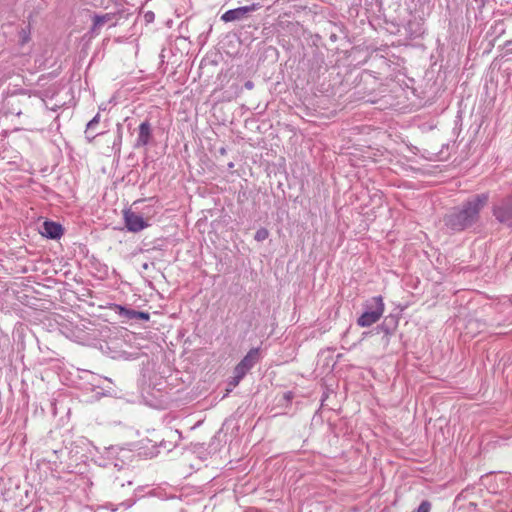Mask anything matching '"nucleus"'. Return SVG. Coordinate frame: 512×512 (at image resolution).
Wrapping results in <instances>:
<instances>
[{"label": "nucleus", "instance_id": "nucleus-6", "mask_svg": "<svg viewBox=\"0 0 512 512\" xmlns=\"http://www.w3.org/2000/svg\"><path fill=\"white\" fill-rule=\"evenodd\" d=\"M123 217L125 221V226L130 232H140L149 225L141 215L131 210H125L123 213Z\"/></svg>", "mask_w": 512, "mask_h": 512}, {"label": "nucleus", "instance_id": "nucleus-3", "mask_svg": "<svg viewBox=\"0 0 512 512\" xmlns=\"http://www.w3.org/2000/svg\"><path fill=\"white\" fill-rule=\"evenodd\" d=\"M259 348H252L234 368L233 380L230 384L237 386L244 376L259 361Z\"/></svg>", "mask_w": 512, "mask_h": 512}, {"label": "nucleus", "instance_id": "nucleus-15", "mask_svg": "<svg viewBox=\"0 0 512 512\" xmlns=\"http://www.w3.org/2000/svg\"><path fill=\"white\" fill-rule=\"evenodd\" d=\"M431 503L428 500H424L420 503L419 507L413 512H430Z\"/></svg>", "mask_w": 512, "mask_h": 512}, {"label": "nucleus", "instance_id": "nucleus-18", "mask_svg": "<svg viewBox=\"0 0 512 512\" xmlns=\"http://www.w3.org/2000/svg\"><path fill=\"white\" fill-rule=\"evenodd\" d=\"M145 18L147 21H152V19L154 18V14L152 12H148L145 14Z\"/></svg>", "mask_w": 512, "mask_h": 512}, {"label": "nucleus", "instance_id": "nucleus-10", "mask_svg": "<svg viewBox=\"0 0 512 512\" xmlns=\"http://www.w3.org/2000/svg\"><path fill=\"white\" fill-rule=\"evenodd\" d=\"M376 332L378 334L382 333L383 334V339H384V342L385 344H388L389 342V338L390 336L392 335L393 333V328H391L388 324H387V321L385 320L381 325L377 326L376 327Z\"/></svg>", "mask_w": 512, "mask_h": 512}, {"label": "nucleus", "instance_id": "nucleus-7", "mask_svg": "<svg viewBox=\"0 0 512 512\" xmlns=\"http://www.w3.org/2000/svg\"><path fill=\"white\" fill-rule=\"evenodd\" d=\"M63 234V228L59 223L45 221L43 224L42 235L50 239H58Z\"/></svg>", "mask_w": 512, "mask_h": 512}, {"label": "nucleus", "instance_id": "nucleus-13", "mask_svg": "<svg viewBox=\"0 0 512 512\" xmlns=\"http://www.w3.org/2000/svg\"><path fill=\"white\" fill-rule=\"evenodd\" d=\"M269 236V231L266 228H260L256 231L254 239L258 242L266 240Z\"/></svg>", "mask_w": 512, "mask_h": 512}, {"label": "nucleus", "instance_id": "nucleus-17", "mask_svg": "<svg viewBox=\"0 0 512 512\" xmlns=\"http://www.w3.org/2000/svg\"><path fill=\"white\" fill-rule=\"evenodd\" d=\"M245 88L248 89V90H251L253 89L254 87V84L252 81H247L245 84H244Z\"/></svg>", "mask_w": 512, "mask_h": 512}, {"label": "nucleus", "instance_id": "nucleus-19", "mask_svg": "<svg viewBox=\"0 0 512 512\" xmlns=\"http://www.w3.org/2000/svg\"><path fill=\"white\" fill-rule=\"evenodd\" d=\"M118 138H119V141H121L122 133H121L120 127L118 128Z\"/></svg>", "mask_w": 512, "mask_h": 512}, {"label": "nucleus", "instance_id": "nucleus-8", "mask_svg": "<svg viewBox=\"0 0 512 512\" xmlns=\"http://www.w3.org/2000/svg\"><path fill=\"white\" fill-rule=\"evenodd\" d=\"M151 125L148 121H144L139 125L138 137L136 140L135 147L146 146L151 138Z\"/></svg>", "mask_w": 512, "mask_h": 512}, {"label": "nucleus", "instance_id": "nucleus-5", "mask_svg": "<svg viewBox=\"0 0 512 512\" xmlns=\"http://www.w3.org/2000/svg\"><path fill=\"white\" fill-rule=\"evenodd\" d=\"M263 7V4L260 2L252 3L248 6H242L235 9H230L226 11L221 16V20L224 22H232L244 19L248 13L259 10Z\"/></svg>", "mask_w": 512, "mask_h": 512}, {"label": "nucleus", "instance_id": "nucleus-14", "mask_svg": "<svg viewBox=\"0 0 512 512\" xmlns=\"http://www.w3.org/2000/svg\"><path fill=\"white\" fill-rule=\"evenodd\" d=\"M30 41V31L27 30V29H21V31L19 32V42H20V45H25L26 43H28Z\"/></svg>", "mask_w": 512, "mask_h": 512}, {"label": "nucleus", "instance_id": "nucleus-16", "mask_svg": "<svg viewBox=\"0 0 512 512\" xmlns=\"http://www.w3.org/2000/svg\"><path fill=\"white\" fill-rule=\"evenodd\" d=\"M150 318V315L149 313L147 312H142V311H136V314H135V318L134 319H139V320H144V321H148Z\"/></svg>", "mask_w": 512, "mask_h": 512}, {"label": "nucleus", "instance_id": "nucleus-12", "mask_svg": "<svg viewBox=\"0 0 512 512\" xmlns=\"http://www.w3.org/2000/svg\"><path fill=\"white\" fill-rule=\"evenodd\" d=\"M119 309V315L122 317H125L129 320H133L135 318L136 310L133 309H127L122 306H118Z\"/></svg>", "mask_w": 512, "mask_h": 512}, {"label": "nucleus", "instance_id": "nucleus-11", "mask_svg": "<svg viewBox=\"0 0 512 512\" xmlns=\"http://www.w3.org/2000/svg\"><path fill=\"white\" fill-rule=\"evenodd\" d=\"M100 122V114L97 113L86 125V137L89 139V141H91L92 139H94L96 137V135H92L90 136L89 133H90V130H92L96 125H98Z\"/></svg>", "mask_w": 512, "mask_h": 512}, {"label": "nucleus", "instance_id": "nucleus-4", "mask_svg": "<svg viewBox=\"0 0 512 512\" xmlns=\"http://www.w3.org/2000/svg\"><path fill=\"white\" fill-rule=\"evenodd\" d=\"M493 215L501 224L512 228V193L494 205Z\"/></svg>", "mask_w": 512, "mask_h": 512}, {"label": "nucleus", "instance_id": "nucleus-9", "mask_svg": "<svg viewBox=\"0 0 512 512\" xmlns=\"http://www.w3.org/2000/svg\"><path fill=\"white\" fill-rule=\"evenodd\" d=\"M114 18V15L111 13H106L103 15H94L93 17V25L91 27V33L92 34H98L102 27L108 23L111 22Z\"/></svg>", "mask_w": 512, "mask_h": 512}, {"label": "nucleus", "instance_id": "nucleus-2", "mask_svg": "<svg viewBox=\"0 0 512 512\" xmlns=\"http://www.w3.org/2000/svg\"><path fill=\"white\" fill-rule=\"evenodd\" d=\"M364 312L357 319V325L360 327H370L382 317L385 304L382 296H374L368 299L364 305Z\"/></svg>", "mask_w": 512, "mask_h": 512}, {"label": "nucleus", "instance_id": "nucleus-1", "mask_svg": "<svg viewBox=\"0 0 512 512\" xmlns=\"http://www.w3.org/2000/svg\"><path fill=\"white\" fill-rule=\"evenodd\" d=\"M487 193L477 194L466 201L461 208L454 209L445 217V223L455 231H462L478 221L480 211L488 203Z\"/></svg>", "mask_w": 512, "mask_h": 512}]
</instances>
